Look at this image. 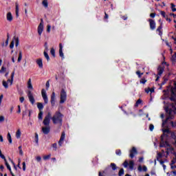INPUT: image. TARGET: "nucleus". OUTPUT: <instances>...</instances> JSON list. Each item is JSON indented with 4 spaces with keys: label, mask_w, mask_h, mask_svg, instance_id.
I'll use <instances>...</instances> for the list:
<instances>
[{
    "label": "nucleus",
    "mask_w": 176,
    "mask_h": 176,
    "mask_svg": "<svg viewBox=\"0 0 176 176\" xmlns=\"http://www.w3.org/2000/svg\"><path fill=\"white\" fill-rule=\"evenodd\" d=\"M160 146V148H166L167 155H170V153L174 152V148L167 141H164V135H161Z\"/></svg>",
    "instance_id": "1"
},
{
    "label": "nucleus",
    "mask_w": 176,
    "mask_h": 176,
    "mask_svg": "<svg viewBox=\"0 0 176 176\" xmlns=\"http://www.w3.org/2000/svg\"><path fill=\"white\" fill-rule=\"evenodd\" d=\"M63 118H64V115L61 113L60 111H56L54 116L51 118L52 120V123L54 124H58L60 127L63 126Z\"/></svg>",
    "instance_id": "2"
},
{
    "label": "nucleus",
    "mask_w": 176,
    "mask_h": 176,
    "mask_svg": "<svg viewBox=\"0 0 176 176\" xmlns=\"http://www.w3.org/2000/svg\"><path fill=\"white\" fill-rule=\"evenodd\" d=\"M166 113H168V116L166 119L164 121H163L162 126H164V124H166V123H167L168 120L174 119V116L176 115L175 106L172 107V108L170 109H166Z\"/></svg>",
    "instance_id": "3"
},
{
    "label": "nucleus",
    "mask_w": 176,
    "mask_h": 176,
    "mask_svg": "<svg viewBox=\"0 0 176 176\" xmlns=\"http://www.w3.org/2000/svg\"><path fill=\"white\" fill-rule=\"evenodd\" d=\"M65 101H67V91H65V89H62L60 91V104H64Z\"/></svg>",
    "instance_id": "4"
},
{
    "label": "nucleus",
    "mask_w": 176,
    "mask_h": 176,
    "mask_svg": "<svg viewBox=\"0 0 176 176\" xmlns=\"http://www.w3.org/2000/svg\"><path fill=\"white\" fill-rule=\"evenodd\" d=\"M52 118V113L49 112L44 118L43 122L44 126H50V118Z\"/></svg>",
    "instance_id": "5"
},
{
    "label": "nucleus",
    "mask_w": 176,
    "mask_h": 176,
    "mask_svg": "<svg viewBox=\"0 0 176 176\" xmlns=\"http://www.w3.org/2000/svg\"><path fill=\"white\" fill-rule=\"evenodd\" d=\"M28 97L31 104L34 105L35 104V98H34V94L30 90L28 91Z\"/></svg>",
    "instance_id": "6"
},
{
    "label": "nucleus",
    "mask_w": 176,
    "mask_h": 176,
    "mask_svg": "<svg viewBox=\"0 0 176 176\" xmlns=\"http://www.w3.org/2000/svg\"><path fill=\"white\" fill-rule=\"evenodd\" d=\"M42 32H43V19H41V23L38 26V34L40 36L42 35Z\"/></svg>",
    "instance_id": "7"
},
{
    "label": "nucleus",
    "mask_w": 176,
    "mask_h": 176,
    "mask_svg": "<svg viewBox=\"0 0 176 176\" xmlns=\"http://www.w3.org/2000/svg\"><path fill=\"white\" fill-rule=\"evenodd\" d=\"M41 96L44 100L45 104H47L49 102V99L47 98V95L46 94V91L44 89L41 90Z\"/></svg>",
    "instance_id": "8"
},
{
    "label": "nucleus",
    "mask_w": 176,
    "mask_h": 176,
    "mask_svg": "<svg viewBox=\"0 0 176 176\" xmlns=\"http://www.w3.org/2000/svg\"><path fill=\"white\" fill-rule=\"evenodd\" d=\"M149 25H150V30L153 31L154 30H156V22H155V20L153 19H148Z\"/></svg>",
    "instance_id": "9"
},
{
    "label": "nucleus",
    "mask_w": 176,
    "mask_h": 176,
    "mask_svg": "<svg viewBox=\"0 0 176 176\" xmlns=\"http://www.w3.org/2000/svg\"><path fill=\"white\" fill-rule=\"evenodd\" d=\"M65 140V132H62L60 138L58 141V145L59 146H63V144H64V140Z\"/></svg>",
    "instance_id": "10"
},
{
    "label": "nucleus",
    "mask_w": 176,
    "mask_h": 176,
    "mask_svg": "<svg viewBox=\"0 0 176 176\" xmlns=\"http://www.w3.org/2000/svg\"><path fill=\"white\" fill-rule=\"evenodd\" d=\"M43 134L47 135L50 133V126H45L42 127Z\"/></svg>",
    "instance_id": "11"
},
{
    "label": "nucleus",
    "mask_w": 176,
    "mask_h": 176,
    "mask_svg": "<svg viewBox=\"0 0 176 176\" xmlns=\"http://www.w3.org/2000/svg\"><path fill=\"white\" fill-rule=\"evenodd\" d=\"M6 19L9 23H12V21H13V15H12V12H9L6 14Z\"/></svg>",
    "instance_id": "12"
},
{
    "label": "nucleus",
    "mask_w": 176,
    "mask_h": 176,
    "mask_svg": "<svg viewBox=\"0 0 176 176\" xmlns=\"http://www.w3.org/2000/svg\"><path fill=\"white\" fill-rule=\"evenodd\" d=\"M51 104L52 107H54V104H56V93L52 92L51 95Z\"/></svg>",
    "instance_id": "13"
},
{
    "label": "nucleus",
    "mask_w": 176,
    "mask_h": 176,
    "mask_svg": "<svg viewBox=\"0 0 176 176\" xmlns=\"http://www.w3.org/2000/svg\"><path fill=\"white\" fill-rule=\"evenodd\" d=\"M137 148H135V147H133L131 151H130V157H131V159H133V157H134L135 155H137Z\"/></svg>",
    "instance_id": "14"
},
{
    "label": "nucleus",
    "mask_w": 176,
    "mask_h": 176,
    "mask_svg": "<svg viewBox=\"0 0 176 176\" xmlns=\"http://www.w3.org/2000/svg\"><path fill=\"white\" fill-rule=\"evenodd\" d=\"M164 72V67L160 66L157 68V74L159 76H162L163 73Z\"/></svg>",
    "instance_id": "15"
},
{
    "label": "nucleus",
    "mask_w": 176,
    "mask_h": 176,
    "mask_svg": "<svg viewBox=\"0 0 176 176\" xmlns=\"http://www.w3.org/2000/svg\"><path fill=\"white\" fill-rule=\"evenodd\" d=\"M4 161H5L6 166L7 168L10 172L11 175L12 176H15L14 173H13V172H12V168H10V165H9V164L8 163V161L6 160V158H5Z\"/></svg>",
    "instance_id": "16"
},
{
    "label": "nucleus",
    "mask_w": 176,
    "mask_h": 176,
    "mask_svg": "<svg viewBox=\"0 0 176 176\" xmlns=\"http://www.w3.org/2000/svg\"><path fill=\"white\" fill-rule=\"evenodd\" d=\"M59 56L61 58H64V53L63 52V44H59Z\"/></svg>",
    "instance_id": "17"
},
{
    "label": "nucleus",
    "mask_w": 176,
    "mask_h": 176,
    "mask_svg": "<svg viewBox=\"0 0 176 176\" xmlns=\"http://www.w3.org/2000/svg\"><path fill=\"white\" fill-rule=\"evenodd\" d=\"M37 65H38L39 68H43V62L42 61V58H38L36 60Z\"/></svg>",
    "instance_id": "18"
},
{
    "label": "nucleus",
    "mask_w": 176,
    "mask_h": 176,
    "mask_svg": "<svg viewBox=\"0 0 176 176\" xmlns=\"http://www.w3.org/2000/svg\"><path fill=\"white\" fill-rule=\"evenodd\" d=\"M138 171H140V172H141V171L146 172V171H148V168H146V166H143V167H142V166H141V165H140V166H138Z\"/></svg>",
    "instance_id": "19"
},
{
    "label": "nucleus",
    "mask_w": 176,
    "mask_h": 176,
    "mask_svg": "<svg viewBox=\"0 0 176 176\" xmlns=\"http://www.w3.org/2000/svg\"><path fill=\"white\" fill-rule=\"evenodd\" d=\"M14 78V72H13L11 74V79H8L7 80V83H10V85L12 86L13 85V78Z\"/></svg>",
    "instance_id": "20"
},
{
    "label": "nucleus",
    "mask_w": 176,
    "mask_h": 176,
    "mask_svg": "<svg viewBox=\"0 0 176 176\" xmlns=\"http://www.w3.org/2000/svg\"><path fill=\"white\" fill-rule=\"evenodd\" d=\"M130 170H134V161L131 160L128 164Z\"/></svg>",
    "instance_id": "21"
},
{
    "label": "nucleus",
    "mask_w": 176,
    "mask_h": 176,
    "mask_svg": "<svg viewBox=\"0 0 176 176\" xmlns=\"http://www.w3.org/2000/svg\"><path fill=\"white\" fill-rule=\"evenodd\" d=\"M110 167H111V168L113 171H115L116 170H118V166H116V164L115 163H111V164H110Z\"/></svg>",
    "instance_id": "22"
},
{
    "label": "nucleus",
    "mask_w": 176,
    "mask_h": 176,
    "mask_svg": "<svg viewBox=\"0 0 176 176\" xmlns=\"http://www.w3.org/2000/svg\"><path fill=\"white\" fill-rule=\"evenodd\" d=\"M28 88L30 89L31 90L34 89V87H32V84L31 83V78H30L28 81Z\"/></svg>",
    "instance_id": "23"
},
{
    "label": "nucleus",
    "mask_w": 176,
    "mask_h": 176,
    "mask_svg": "<svg viewBox=\"0 0 176 176\" xmlns=\"http://www.w3.org/2000/svg\"><path fill=\"white\" fill-rule=\"evenodd\" d=\"M37 108L38 109H39V111H42V109H43V104H42L41 102H38Z\"/></svg>",
    "instance_id": "24"
},
{
    "label": "nucleus",
    "mask_w": 176,
    "mask_h": 176,
    "mask_svg": "<svg viewBox=\"0 0 176 176\" xmlns=\"http://www.w3.org/2000/svg\"><path fill=\"white\" fill-rule=\"evenodd\" d=\"M21 137V131H20V129H18L16 132V138L19 139Z\"/></svg>",
    "instance_id": "25"
},
{
    "label": "nucleus",
    "mask_w": 176,
    "mask_h": 176,
    "mask_svg": "<svg viewBox=\"0 0 176 176\" xmlns=\"http://www.w3.org/2000/svg\"><path fill=\"white\" fill-rule=\"evenodd\" d=\"M163 27L162 26V24L157 28V32H159V35H162L163 32H162V29Z\"/></svg>",
    "instance_id": "26"
},
{
    "label": "nucleus",
    "mask_w": 176,
    "mask_h": 176,
    "mask_svg": "<svg viewBox=\"0 0 176 176\" xmlns=\"http://www.w3.org/2000/svg\"><path fill=\"white\" fill-rule=\"evenodd\" d=\"M23 58V52L21 51L19 52V57H18V63H20L21 61Z\"/></svg>",
    "instance_id": "27"
},
{
    "label": "nucleus",
    "mask_w": 176,
    "mask_h": 176,
    "mask_svg": "<svg viewBox=\"0 0 176 176\" xmlns=\"http://www.w3.org/2000/svg\"><path fill=\"white\" fill-rule=\"evenodd\" d=\"M14 41H15V46H16V47H17V46H19V37L14 36Z\"/></svg>",
    "instance_id": "28"
},
{
    "label": "nucleus",
    "mask_w": 176,
    "mask_h": 176,
    "mask_svg": "<svg viewBox=\"0 0 176 176\" xmlns=\"http://www.w3.org/2000/svg\"><path fill=\"white\" fill-rule=\"evenodd\" d=\"M7 140H8V142H10V144H12V136L10 135V133H8Z\"/></svg>",
    "instance_id": "29"
},
{
    "label": "nucleus",
    "mask_w": 176,
    "mask_h": 176,
    "mask_svg": "<svg viewBox=\"0 0 176 176\" xmlns=\"http://www.w3.org/2000/svg\"><path fill=\"white\" fill-rule=\"evenodd\" d=\"M44 57L46 58L47 61L50 60V57L49 56V54H47V52H46V51H44Z\"/></svg>",
    "instance_id": "30"
},
{
    "label": "nucleus",
    "mask_w": 176,
    "mask_h": 176,
    "mask_svg": "<svg viewBox=\"0 0 176 176\" xmlns=\"http://www.w3.org/2000/svg\"><path fill=\"white\" fill-rule=\"evenodd\" d=\"M163 157V154L162 153H157V160H160Z\"/></svg>",
    "instance_id": "31"
},
{
    "label": "nucleus",
    "mask_w": 176,
    "mask_h": 176,
    "mask_svg": "<svg viewBox=\"0 0 176 176\" xmlns=\"http://www.w3.org/2000/svg\"><path fill=\"white\" fill-rule=\"evenodd\" d=\"M124 175V169L121 168L118 172V176Z\"/></svg>",
    "instance_id": "32"
},
{
    "label": "nucleus",
    "mask_w": 176,
    "mask_h": 176,
    "mask_svg": "<svg viewBox=\"0 0 176 176\" xmlns=\"http://www.w3.org/2000/svg\"><path fill=\"white\" fill-rule=\"evenodd\" d=\"M50 54L53 57H56V50H54V48H51Z\"/></svg>",
    "instance_id": "33"
},
{
    "label": "nucleus",
    "mask_w": 176,
    "mask_h": 176,
    "mask_svg": "<svg viewBox=\"0 0 176 176\" xmlns=\"http://www.w3.org/2000/svg\"><path fill=\"white\" fill-rule=\"evenodd\" d=\"M43 111H40L39 113H38V118L40 120H42V119L43 118Z\"/></svg>",
    "instance_id": "34"
},
{
    "label": "nucleus",
    "mask_w": 176,
    "mask_h": 176,
    "mask_svg": "<svg viewBox=\"0 0 176 176\" xmlns=\"http://www.w3.org/2000/svg\"><path fill=\"white\" fill-rule=\"evenodd\" d=\"M3 87H5V89H8L9 88V85H8V82L3 80Z\"/></svg>",
    "instance_id": "35"
},
{
    "label": "nucleus",
    "mask_w": 176,
    "mask_h": 176,
    "mask_svg": "<svg viewBox=\"0 0 176 176\" xmlns=\"http://www.w3.org/2000/svg\"><path fill=\"white\" fill-rule=\"evenodd\" d=\"M42 4L44 6V8H47L49 5L47 3V0H43Z\"/></svg>",
    "instance_id": "36"
},
{
    "label": "nucleus",
    "mask_w": 176,
    "mask_h": 176,
    "mask_svg": "<svg viewBox=\"0 0 176 176\" xmlns=\"http://www.w3.org/2000/svg\"><path fill=\"white\" fill-rule=\"evenodd\" d=\"M34 140H35L36 144H38V142L39 141V138L38 136V133H35V139H34Z\"/></svg>",
    "instance_id": "37"
},
{
    "label": "nucleus",
    "mask_w": 176,
    "mask_h": 176,
    "mask_svg": "<svg viewBox=\"0 0 176 176\" xmlns=\"http://www.w3.org/2000/svg\"><path fill=\"white\" fill-rule=\"evenodd\" d=\"M116 154L118 155V156L122 155V151L120 149H118L116 151Z\"/></svg>",
    "instance_id": "38"
},
{
    "label": "nucleus",
    "mask_w": 176,
    "mask_h": 176,
    "mask_svg": "<svg viewBox=\"0 0 176 176\" xmlns=\"http://www.w3.org/2000/svg\"><path fill=\"white\" fill-rule=\"evenodd\" d=\"M170 6H171L172 12H176L175 5H174V3H171Z\"/></svg>",
    "instance_id": "39"
},
{
    "label": "nucleus",
    "mask_w": 176,
    "mask_h": 176,
    "mask_svg": "<svg viewBox=\"0 0 176 176\" xmlns=\"http://www.w3.org/2000/svg\"><path fill=\"white\" fill-rule=\"evenodd\" d=\"M5 71H6V67L2 66L1 69H0V74H3V72H5Z\"/></svg>",
    "instance_id": "40"
},
{
    "label": "nucleus",
    "mask_w": 176,
    "mask_h": 176,
    "mask_svg": "<svg viewBox=\"0 0 176 176\" xmlns=\"http://www.w3.org/2000/svg\"><path fill=\"white\" fill-rule=\"evenodd\" d=\"M14 47V40H12L10 45V48L13 49Z\"/></svg>",
    "instance_id": "41"
},
{
    "label": "nucleus",
    "mask_w": 176,
    "mask_h": 176,
    "mask_svg": "<svg viewBox=\"0 0 176 176\" xmlns=\"http://www.w3.org/2000/svg\"><path fill=\"white\" fill-rule=\"evenodd\" d=\"M52 156V155H45L44 157H43V160H48V159H50V157Z\"/></svg>",
    "instance_id": "42"
},
{
    "label": "nucleus",
    "mask_w": 176,
    "mask_h": 176,
    "mask_svg": "<svg viewBox=\"0 0 176 176\" xmlns=\"http://www.w3.org/2000/svg\"><path fill=\"white\" fill-rule=\"evenodd\" d=\"M123 166L125 168H127V167H129V162L124 161V162L123 163Z\"/></svg>",
    "instance_id": "43"
},
{
    "label": "nucleus",
    "mask_w": 176,
    "mask_h": 176,
    "mask_svg": "<svg viewBox=\"0 0 176 176\" xmlns=\"http://www.w3.org/2000/svg\"><path fill=\"white\" fill-rule=\"evenodd\" d=\"M171 138L173 139V140H176V133L175 132H172L171 133Z\"/></svg>",
    "instance_id": "44"
},
{
    "label": "nucleus",
    "mask_w": 176,
    "mask_h": 176,
    "mask_svg": "<svg viewBox=\"0 0 176 176\" xmlns=\"http://www.w3.org/2000/svg\"><path fill=\"white\" fill-rule=\"evenodd\" d=\"M52 148H54V151H57V143L52 144Z\"/></svg>",
    "instance_id": "45"
},
{
    "label": "nucleus",
    "mask_w": 176,
    "mask_h": 176,
    "mask_svg": "<svg viewBox=\"0 0 176 176\" xmlns=\"http://www.w3.org/2000/svg\"><path fill=\"white\" fill-rule=\"evenodd\" d=\"M136 74L138 76V78H141V76L144 75V73H141L140 71L136 72Z\"/></svg>",
    "instance_id": "46"
},
{
    "label": "nucleus",
    "mask_w": 176,
    "mask_h": 176,
    "mask_svg": "<svg viewBox=\"0 0 176 176\" xmlns=\"http://www.w3.org/2000/svg\"><path fill=\"white\" fill-rule=\"evenodd\" d=\"M140 83H142V85H145V83H146V80H145V78H142L140 80Z\"/></svg>",
    "instance_id": "47"
},
{
    "label": "nucleus",
    "mask_w": 176,
    "mask_h": 176,
    "mask_svg": "<svg viewBox=\"0 0 176 176\" xmlns=\"http://www.w3.org/2000/svg\"><path fill=\"white\" fill-rule=\"evenodd\" d=\"M161 15L162 16V17H164V19H166V12L164 11H161L160 12Z\"/></svg>",
    "instance_id": "48"
},
{
    "label": "nucleus",
    "mask_w": 176,
    "mask_h": 176,
    "mask_svg": "<svg viewBox=\"0 0 176 176\" xmlns=\"http://www.w3.org/2000/svg\"><path fill=\"white\" fill-rule=\"evenodd\" d=\"M153 129H155V126H153V124H150L149 126V130L150 131H153Z\"/></svg>",
    "instance_id": "49"
},
{
    "label": "nucleus",
    "mask_w": 176,
    "mask_h": 176,
    "mask_svg": "<svg viewBox=\"0 0 176 176\" xmlns=\"http://www.w3.org/2000/svg\"><path fill=\"white\" fill-rule=\"evenodd\" d=\"M9 45V40H6L5 43H3L2 46H8Z\"/></svg>",
    "instance_id": "50"
},
{
    "label": "nucleus",
    "mask_w": 176,
    "mask_h": 176,
    "mask_svg": "<svg viewBox=\"0 0 176 176\" xmlns=\"http://www.w3.org/2000/svg\"><path fill=\"white\" fill-rule=\"evenodd\" d=\"M15 12H19V3H15Z\"/></svg>",
    "instance_id": "51"
},
{
    "label": "nucleus",
    "mask_w": 176,
    "mask_h": 176,
    "mask_svg": "<svg viewBox=\"0 0 176 176\" xmlns=\"http://www.w3.org/2000/svg\"><path fill=\"white\" fill-rule=\"evenodd\" d=\"M50 28H52V26L50 25H47V32H50Z\"/></svg>",
    "instance_id": "52"
},
{
    "label": "nucleus",
    "mask_w": 176,
    "mask_h": 176,
    "mask_svg": "<svg viewBox=\"0 0 176 176\" xmlns=\"http://www.w3.org/2000/svg\"><path fill=\"white\" fill-rule=\"evenodd\" d=\"M0 157H1V159L5 160V155H3L2 153V151L0 150Z\"/></svg>",
    "instance_id": "53"
},
{
    "label": "nucleus",
    "mask_w": 176,
    "mask_h": 176,
    "mask_svg": "<svg viewBox=\"0 0 176 176\" xmlns=\"http://www.w3.org/2000/svg\"><path fill=\"white\" fill-rule=\"evenodd\" d=\"M142 102V100L141 99H138L136 102V105H140Z\"/></svg>",
    "instance_id": "54"
},
{
    "label": "nucleus",
    "mask_w": 176,
    "mask_h": 176,
    "mask_svg": "<svg viewBox=\"0 0 176 176\" xmlns=\"http://www.w3.org/2000/svg\"><path fill=\"white\" fill-rule=\"evenodd\" d=\"M176 163V159H173L171 161L170 166L175 164Z\"/></svg>",
    "instance_id": "55"
},
{
    "label": "nucleus",
    "mask_w": 176,
    "mask_h": 176,
    "mask_svg": "<svg viewBox=\"0 0 176 176\" xmlns=\"http://www.w3.org/2000/svg\"><path fill=\"white\" fill-rule=\"evenodd\" d=\"M36 160L37 162H41V160H42V157H41V156H37L36 157Z\"/></svg>",
    "instance_id": "56"
},
{
    "label": "nucleus",
    "mask_w": 176,
    "mask_h": 176,
    "mask_svg": "<svg viewBox=\"0 0 176 176\" xmlns=\"http://www.w3.org/2000/svg\"><path fill=\"white\" fill-rule=\"evenodd\" d=\"M155 16H156V13H151L150 14V17H151V19H155Z\"/></svg>",
    "instance_id": "57"
},
{
    "label": "nucleus",
    "mask_w": 176,
    "mask_h": 176,
    "mask_svg": "<svg viewBox=\"0 0 176 176\" xmlns=\"http://www.w3.org/2000/svg\"><path fill=\"white\" fill-rule=\"evenodd\" d=\"M16 112H17V113H21V108L20 107V105H18V111Z\"/></svg>",
    "instance_id": "58"
},
{
    "label": "nucleus",
    "mask_w": 176,
    "mask_h": 176,
    "mask_svg": "<svg viewBox=\"0 0 176 176\" xmlns=\"http://www.w3.org/2000/svg\"><path fill=\"white\" fill-rule=\"evenodd\" d=\"M176 60V53L172 56V61H175Z\"/></svg>",
    "instance_id": "59"
},
{
    "label": "nucleus",
    "mask_w": 176,
    "mask_h": 176,
    "mask_svg": "<svg viewBox=\"0 0 176 176\" xmlns=\"http://www.w3.org/2000/svg\"><path fill=\"white\" fill-rule=\"evenodd\" d=\"M22 165H23V171H25V162H23L22 163Z\"/></svg>",
    "instance_id": "60"
},
{
    "label": "nucleus",
    "mask_w": 176,
    "mask_h": 176,
    "mask_svg": "<svg viewBox=\"0 0 176 176\" xmlns=\"http://www.w3.org/2000/svg\"><path fill=\"white\" fill-rule=\"evenodd\" d=\"M5 120V117L1 116H0V122H3Z\"/></svg>",
    "instance_id": "61"
},
{
    "label": "nucleus",
    "mask_w": 176,
    "mask_h": 176,
    "mask_svg": "<svg viewBox=\"0 0 176 176\" xmlns=\"http://www.w3.org/2000/svg\"><path fill=\"white\" fill-rule=\"evenodd\" d=\"M19 100L20 102H24V97H21Z\"/></svg>",
    "instance_id": "62"
},
{
    "label": "nucleus",
    "mask_w": 176,
    "mask_h": 176,
    "mask_svg": "<svg viewBox=\"0 0 176 176\" xmlns=\"http://www.w3.org/2000/svg\"><path fill=\"white\" fill-rule=\"evenodd\" d=\"M170 167H171V168H172V170H174V169H175L176 168V165H170Z\"/></svg>",
    "instance_id": "63"
},
{
    "label": "nucleus",
    "mask_w": 176,
    "mask_h": 176,
    "mask_svg": "<svg viewBox=\"0 0 176 176\" xmlns=\"http://www.w3.org/2000/svg\"><path fill=\"white\" fill-rule=\"evenodd\" d=\"M121 18L122 19V20H127V16H121Z\"/></svg>",
    "instance_id": "64"
}]
</instances>
